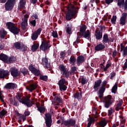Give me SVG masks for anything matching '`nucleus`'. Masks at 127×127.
Segmentation results:
<instances>
[{"instance_id": "f03ea898", "label": "nucleus", "mask_w": 127, "mask_h": 127, "mask_svg": "<svg viewBox=\"0 0 127 127\" xmlns=\"http://www.w3.org/2000/svg\"><path fill=\"white\" fill-rule=\"evenodd\" d=\"M67 8L68 10L65 14V17L67 20H71V19L73 18V16L76 15L77 10L73 5H70Z\"/></svg>"}, {"instance_id": "f8f14e48", "label": "nucleus", "mask_w": 127, "mask_h": 127, "mask_svg": "<svg viewBox=\"0 0 127 127\" xmlns=\"http://www.w3.org/2000/svg\"><path fill=\"white\" fill-rule=\"evenodd\" d=\"M45 121L47 127H51L52 125V119H51V115H50L49 113L46 114Z\"/></svg>"}, {"instance_id": "de8ad7c7", "label": "nucleus", "mask_w": 127, "mask_h": 127, "mask_svg": "<svg viewBox=\"0 0 127 127\" xmlns=\"http://www.w3.org/2000/svg\"><path fill=\"white\" fill-rule=\"evenodd\" d=\"M40 79L43 80V81H46L47 80V76L41 75L40 76Z\"/></svg>"}, {"instance_id": "69168bd1", "label": "nucleus", "mask_w": 127, "mask_h": 127, "mask_svg": "<svg viewBox=\"0 0 127 127\" xmlns=\"http://www.w3.org/2000/svg\"><path fill=\"white\" fill-rule=\"evenodd\" d=\"M61 58H64V53H61Z\"/></svg>"}, {"instance_id": "7c9ffc66", "label": "nucleus", "mask_w": 127, "mask_h": 127, "mask_svg": "<svg viewBox=\"0 0 127 127\" xmlns=\"http://www.w3.org/2000/svg\"><path fill=\"white\" fill-rule=\"evenodd\" d=\"M95 122V119L93 118H91L89 117V119H88V123L87 127H91L92 124H94Z\"/></svg>"}, {"instance_id": "0eeeda50", "label": "nucleus", "mask_w": 127, "mask_h": 127, "mask_svg": "<svg viewBox=\"0 0 127 127\" xmlns=\"http://www.w3.org/2000/svg\"><path fill=\"white\" fill-rule=\"evenodd\" d=\"M39 61L40 63L42 64L45 67H46V68H49L50 66V63L48 62V59L46 57L43 58H39Z\"/></svg>"}, {"instance_id": "6e6552de", "label": "nucleus", "mask_w": 127, "mask_h": 127, "mask_svg": "<svg viewBox=\"0 0 127 127\" xmlns=\"http://www.w3.org/2000/svg\"><path fill=\"white\" fill-rule=\"evenodd\" d=\"M107 81L105 80L103 82V84L102 85L101 87L100 88L98 95L99 98H102L104 96V92H105V90H106V88L105 87H106V85H107Z\"/></svg>"}, {"instance_id": "f704fd0d", "label": "nucleus", "mask_w": 127, "mask_h": 127, "mask_svg": "<svg viewBox=\"0 0 127 127\" xmlns=\"http://www.w3.org/2000/svg\"><path fill=\"white\" fill-rule=\"evenodd\" d=\"M59 103H61V99H60L58 97H55L54 105L55 106H58V104H59Z\"/></svg>"}, {"instance_id": "473e14b6", "label": "nucleus", "mask_w": 127, "mask_h": 127, "mask_svg": "<svg viewBox=\"0 0 127 127\" xmlns=\"http://www.w3.org/2000/svg\"><path fill=\"white\" fill-rule=\"evenodd\" d=\"M6 31L3 29L0 32V37L1 38H4L5 35H6Z\"/></svg>"}, {"instance_id": "a19ab883", "label": "nucleus", "mask_w": 127, "mask_h": 127, "mask_svg": "<svg viewBox=\"0 0 127 127\" xmlns=\"http://www.w3.org/2000/svg\"><path fill=\"white\" fill-rule=\"evenodd\" d=\"M6 112L5 110H2L0 112V119H1L3 116L5 115Z\"/></svg>"}, {"instance_id": "a878e982", "label": "nucleus", "mask_w": 127, "mask_h": 127, "mask_svg": "<svg viewBox=\"0 0 127 127\" xmlns=\"http://www.w3.org/2000/svg\"><path fill=\"white\" fill-rule=\"evenodd\" d=\"M84 61H85V58H84V57L83 56L78 57L77 59V65H80L81 63H83V62H84Z\"/></svg>"}, {"instance_id": "680f3d73", "label": "nucleus", "mask_w": 127, "mask_h": 127, "mask_svg": "<svg viewBox=\"0 0 127 127\" xmlns=\"http://www.w3.org/2000/svg\"><path fill=\"white\" fill-rule=\"evenodd\" d=\"M31 2H32V3H36V2H37V0H30Z\"/></svg>"}, {"instance_id": "ea45409f", "label": "nucleus", "mask_w": 127, "mask_h": 127, "mask_svg": "<svg viewBox=\"0 0 127 127\" xmlns=\"http://www.w3.org/2000/svg\"><path fill=\"white\" fill-rule=\"evenodd\" d=\"M38 110L40 113H44L45 112V108L43 106L38 107Z\"/></svg>"}, {"instance_id": "f257e3e1", "label": "nucleus", "mask_w": 127, "mask_h": 127, "mask_svg": "<svg viewBox=\"0 0 127 127\" xmlns=\"http://www.w3.org/2000/svg\"><path fill=\"white\" fill-rule=\"evenodd\" d=\"M86 25H82L80 26L79 35L80 36H83L84 38H86L88 40H91V32L89 30H87L86 32Z\"/></svg>"}, {"instance_id": "a18cd8bd", "label": "nucleus", "mask_w": 127, "mask_h": 127, "mask_svg": "<svg viewBox=\"0 0 127 127\" xmlns=\"http://www.w3.org/2000/svg\"><path fill=\"white\" fill-rule=\"evenodd\" d=\"M21 72L23 74L24 76H25L28 73V70L26 68H23L21 70Z\"/></svg>"}, {"instance_id": "7ed1b4c3", "label": "nucleus", "mask_w": 127, "mask_h": 127, "mask_svg": "<svg viewBox=\"0 0 127 127\" xmlns=\"http://www.w3.org/2000/svg\"><path fill=\"white\" fill-rule=\"evenodd\" d=\"M114 102L115 99L111 95H108L104 98L103 104L105 108H106V109H109Z\"/></svg>"}, {"instance_id": "c03bdc74", "label": "nucleus", "mask_w": 127, "mask_h": 127, "mask_svg": "<svg viewBox=\"0 0 127 127\" xmlns=\"http://www.w3.org/2000/svg\"><path fill=\"white\" fill-rule=\"evenodd\" d=\"M14 46L15 47V48H16L17 49H21V47L20 46V43H19V42H16L14 44Z\"/></svg>"}, {"instance_id": "bb28decb", "label": "nucleus", "mask_w": 127, "mask_h": 127, "mask_svg": "<svg viewBox=\"0 0 127 127\" xmlns=\"http://www.w3.org/2000/svg\"><path fill=\"white\" fill-rule=\"evenodd\" d=\"M102 42L103 43H109V42H110V40L109 39V37L108 36V35H104Z\"/></svg>"}, {"instance_id": "39448f33", "label": "nucleus", "mask_w": 127, "mask_h": 127, "mask_svg": "<svg viewBox=\"0 0 127 127\" xmlns=\"http://www.w3.org/2000/svg\"><path fill=\"white\" fill-rule=\"evenodd\" d=\"M6 25L10 31L13 33V34H18L19 32V29H18L15 25L11 22H8Z\"/></svg>"}, {"instance_id": "423d86ee", "label": "nucleus", "mask_w": 127, "mask_h": 127, "mask_svg": "<svg viewBox=\"0 0 127 127\" xmlns=\"http://www.w3.org/2000/svg\"><path fill=\"white\" fill-rule=\"evenodd\" d=\"M15 3V0H8L5 5L6 10H11L12 9V7L14 6Z\"/></svg>"}, {"instance_id": "79ce46f5", "label": "nucleus", "mask_w": 127, "mask_h": 127, "mask_svg": "<svg viewBox=\"0 0 127 127\" xmlns=\"http://www.w3.org/2000/svg\"><path fill=\"white\" fill-rule=\"evenodd\" d=\"M118 5L119 6H122V5H124V3L125 2V0H118Z\"/></svg>"}, {"instance_id": "412c9836", "label": "nucleus", "mask_w": 127, "mask_h": 127, "mask_svg": "<svg viewBox=\"0 0 127 127\" xmlns=\"http://www.w3.org/2000/svg\"><path fill=\"white\" fill-rule=\"evenodd\" d=\"M37 88V84H32L30 85L29 86L26 87L27 90L30 91V92H32V91L35 90Z\"/></svg>"}, {"instance_id": "e433bc0d", "label": "nucleus", "mask_w": 127, "mask_h": 127, "mask_svg": "<svg viewBox=\"0 0 127 127\" xmlns=\"http://www.w3.org/2000/svg\"><path fill=\"white\" fill-rule=\"evenodd\" d=\"M38 47H39V44H34L32 46V51H36L37 49H38Z\"/></svg>"}, {"instance_id": "f3484780", "label": "nucleus", "mask_w": 127, "mask_h": 127, "mask_svg": "<svg viewBox=\"0 0 127 127\" xmlns=\"http://www.w3.org/2000/svg\"><path fill=\"white\" fill-rule=\"evenodd\" d=\"M29 69L30 71H31L32 73L34 74V75H35L36 76H38V75L40 74V71H39V70L37 69L36 68L34 67L32 65H29Z\"/></svg>"}, {"instance_id": "bf43d9fd", "label": "nucleus", "mask_w": 127, "mask_h": 127, "mask_svg": "<svg viewBox=\"0 0 127 127\" xmlns=\"http://www.w3.org/2000/svg\"><path fill=\"white\" fill-rule=\"evenodd\" d=\"M124 8L125 9H127V0H126L125 3L124 4Z\"/></svg>"}, {"instance_id": "58836bf2", "label": "nucleus", "mask_w": 127, "mask_h": 127, "mask_svg": "<svg viewBox=\"0 0 127 127\" xmlns=\"http://www.w3.org/2000/svg\"><path fill=\"white\" fill-rule=\"evenodd\" d=\"M63 73V75L64 76V77H66V78H68L69 77V71L66 69L64 70Z\"/></svg>"}, {"instance_id": "1a4fd4ad", "label": "nucleus", "mask_w": 127, "mask_h": 127, "mask_svg": "<svg viewBox=\"0 0 127 127\" xmlns=\"http://www.w3.org/2000/svg\"><path fill=\"white\" fill-rule=\"evenodd\" d=\"M29 17V13H27L25 15L22 19V22L21 23V27L23 29H25L27 27V19Z\"/></svg>"}, {"instance_id": "393cba45", "label": "nucleus", "mask_w": 127, "mask_h": 127, "mask_svg": "<svg viewBox=\"0 0 127 127\" xmlns=\"http://www.w3.org/2000/svg\"><path fill=\"white\" fill-rule=\"evenodd\" d=\"M101 83H102V80L101 79H99L95 82V84L94 86V88L95 89V90H98V88L100 87Z\"/></svg>"}, {"instance_id": "e2e57ef3", "label": "nucleus", "mask_w": 127, "mask_h": 127, "mask_svg": "<svg viewBox=\"0 0 127 127\" xmlns=\"http://www.w3.org/2000/svg\"><path fill=\"white\" fill-rule=\"evenodd\" d=\"M25 116H29L30 115V112L26 111L24 113Z\"/></svg>"}, {"instance_id": "c85d7f7f", "label": "nucleus", "mask_w": 127, "mask_h": 127, "mask_svg": "<svg viewBox=\"0 0 127 127\" xmlns=\"http://www.w3.org/2000/svg\"><path fill=\"white\" fill-rule=\"evenodd\" d=\"M122 105H123V100H119V102L116 106V111H120V110L122 109Z\"/></svg>"}, {"instance_id": "c756f323", "label": "nucleus", "mask_w": 127, "mask_h": 127, "mask_svg": "<svg viewBox=\"0 0 127 127\" xmlns=\"http://www.w3.org/2000/svg\"><path fill=\"white\" fill-rule=\"evenodd\" d=\"M74 97L75 99H77V100H81L82 98V93L77 92L75 93L74 95Z\"/></svg>"}, {"instance_id": "b1692460", "label": "nucleus", "mask_w": 127, "mask_h": 127, "mask_svg": "<svg viewBox=\"0 0 127 127\" xmlns=\"http://www.w3.org/2000/svg\"><path fill=\"white\" fill-rule=\"evenodd\" d=\"M95 35L96 37V39H101L103 37V35L101 31H96Z\"/></svg>"}, {"instance_id": "aec40b11", "label": "nucleus", "mask_w": 127, "mask_h": 127, "mask_svg": "<svg viewBox=\"0 0 127 127\" xmlns=\"http://www.w3.org/2000/svg\"><path fill=\"white\" fill-rule=\"evenodd\" d=\"M9 75V72L7 70H0V78H3L5 76Z\"/></svg>"}, {"instance_id": "4d7b16f0", "label": "nucleus", "mask_w": 127, "mask_h": 127, "mask_svg": "<svg viewBox=\"0 0 127 127\" xmlns=\"http://www.w3.org/2000/svg\"><path fill=\"white\" fill-rule=\"evenodd\" d=\"M116 76V73L115 72H112L111 74L110 79H113L114 77Z\"/></svg>"}, {"instance_id": "052dcab7", "label": "nucleus", "mask_w": 127, "mask_h": 127, "mask_svg": "<svg viewBox=\"0 0 127 127\" xmlns=\"http://www.w3.org/2000/svg\"><path fill=\"white\" fill-rule=\"evenodd\" d=\"M0 99L2 102H3V97H2V95L1 94V92H0Z\"/></svg>"}, {"instance_id": "20e7f679", "label": "nucleus", "mask_w": 127, "mask_h": 127, "mask_svg": "<svg viewBox=\"0 0 127 127\" xmlns=\"http://www.w3.org/2000/svg\"><path fill=\"white\" fill-rule=\"evenodd\" d=\"M0 60H1L4 62V63H13L14 62L16 59L13 57H11L9 58L7 57V56L4 54L0 55Z\"/></svg>"}, {"instance_id": "4c0bfd02", "label": "nucleus", "mask_w": 127, "mask_h": 127, "mask_svg": "<svg viewBox=\"0 0 127 127\" xmlns=\"http://www.w3.org/2000/svg\"><path fill=\"white\" fill-rule=\"evenodd\" d=\"M117 89H118V83H116L112 89V93H114L115 94L116 92H117Z\"/></svg>"}, {"instance_id": "ddd939ff", "label": "nucleus", "mask_w": 127, "mask_h": 127, "mask_svg": "<svg viewBox=\"0 0 127 127\" xmlns=\"http://www.w3.org/2000/svg\"><path fill=\"white\" fill-rule=\"evenodd\" d=\"M51 47V46H50V43L47 42H44L42 43V44L40 46V49L43 51H45V50L49 49Z\"/></svg>"}, {"instance_id": "338daca9", "label": "nucleus", "mask_w": 127, "mask_h": 127, "mask_svg": "<svg viewBox=\"0 0 127 127\" xmlns=\"http://www.w3.org/2000/svg\"><path fill=\"white\" fill-rule=\"evenodd\" d=\"M33 16L35 18V19H37V18H38V16L36 14L33 15Z\"/></svg>"}, {"instance_id": "49530a36", "label": "nucleus", "mask_w": 127, "mask_h": 127, "mask_svg": "<svg viewBox=\"0 0 127 127\" xmlns=\"http://www.w3.org/2000/svg\"><path fill=\"white\" fill-rule=\"evenodd\" d=\"M87 82H88V80H87V79L84 77L81 78V84H82V85H85V84H86V83H87Z\"/></svg>"}, {"instance_id": "4468645a", "label": "nucleus", "mask_w": 127, "mask_h": 127, "mask_svg": "<svg viewBox=\"0 0 127 127\" xmlns=\"http://www.w3.org/2000/svg\"><path fill=\"white\" fill-rule=\"evenodd\" d=\"M64 125L67 127H72L75 126L76 124V121L74 119H69L68 121H65L64 122Z\"/></svg>"}, {"instance_id": "09e8293b", "label": "nucleus", "mask_w": 127, "mask_h": 127, "mask_svg": "<svg viewBox=\"0 0 127 127\" xmlns=\"http://www.w3.org/2000/svg\"><path fill=\"white\" fill-rule=\"evenodd\" d=\"M72 27H68L66 29V32L68 33V34H71L72 33Z\"/></svg>"}, {"instance_id": "9b49d317", "label": "nucleus", "mask_w": 127, "mask_h": 127, "mask_svg": "<svg viewBox=\"0 0 127 127\" xmlns=\"http://www.w3.org/2000/svg\"><path fill=\"white\" fill-rule=\"evenodd\" d=\"M19 102L20 103H21L22 104H23L24 105H26L28 108H29L33 105L32 103V102L30 101V100L28 99H21L19 100Z\"/></svg>"}, {"instance_id": "dca6fc26", "label": "nucleus", "mask_w": 127, "mask_h": 127, "mask_svg": "<svg viewBox=\"0 0 127 127\" xmlns=\"http://www.w3.org/2000/svg\"><path fill=\"white\" fill-rule=\"evenodd\" d=\"M127 13L124 12L122 13V16L120 18V24L122 25H125L127 22Z\"/></svg>"}, {"instance_id": "2eb2a0df", "label": "nucleus", "mask_w": 127, "mask_h": 127, "mask_svg": "<svg viewBox=\"0 0 127 127\" xmlns=\"http://www.w3.org/2000/svg\"><path fill=\"white\" fill-rule=\"evenodd\" d=\"M42 30L41 28H39L37 31L33 33L32 36V39L33 40H36L38 38V36L40 35Z\"/></svg>"}, {"instance_id": "6ab92c4d", "label": "nucleus", "mask_w": 127, "mask_h": 127, "mask_svg": "<svg viewBox=\"0 0 127 127\" xmlns=\"http://www.w3.org/2000/svg\"><path fill=\"white\" fill-rule=\"evenodd\" d=\"M16 87H17L16 84H15L14 83H9L6 84L5 85L4 88L5 89H14V88H16Z\"/></svg>"}, {"instance_id": "864d4df0", "label": "nucleus", "mask_w": 127, "mask_h": 127, "mask_svg": "<svg viewBox=\"0 0 127 127\" xmlns=\"http://www.w3.org/2000/svg\"><path fill=\"white\" fill-rule=\"evenodd\" d=\"M76 71H77L76 66H73V67H71V72H72V73H75V72H76Z\"/></svg>"}, {"instance_id": "9d476101", "label": "nucleus", "mask_w": 127, "mask_h": 127, "mask_svg": "<svg viewBox=\"0 0 127 127\" xmlns=\"http://www.w3.org/2000/svg\"><path fill=\"white\" fill-rule=\"evenodd\" d=\"M65 78H62L59 81V86L61 91H66L67 86L64 85L65 82Z\"/></svg>"}, {"instance_id": "5fc2aeb1", "label": "nucleus", "mask_w": 127, "mask_h": 127, "mask_svg": "<svg viewBox=\"0 0 127 127\" xmlns=\"http://www.w3.org/2000/svg\"><path fill=\"white\" fill-rule=\"evenodd\" d=\"M31 24L32 25H33V26H35L36 24V21L35 20H34L30 22Z\"/></svg>"}, {"instance_id": "72a5a7b5", "label": "nucleus", "mask_w": 127, "mask_h": 127, "mask_svg": "<svg viewBox=\"0 0 127 127\" xmlns=\"http://www.w3.org/2000/svg\"><path fill=\"white\" fill-rule=\"evenodd\" d=\"M115 113V109L114 108L111 107L108 110V116L109 117H111L113 114Z\"/></svg>"}, {"instance_id": "4be33fe9", "label": "nucleus", "mask_w": 127, "mask_h": 127, "mask_svg": "<svg viewBox=\"0 0 127 127\" xmlns=\"http://www.w3.org/2000/svg\"><path fill=\"white\" fill-rule=\"evenodd\" d=\"M108 123V121L106 120H103L101 121H100L98 124H97V127H104L107 126V124Z\"/></svg>"}, {"instance_id": "8fccbe9b", "label": "nucleus", "mask_w": 127, "mask_h": 127, "mask_svg": "<svg viewBox=\"0 0 127 127\" xmlns=\"http://www.w3.org/2000/svg\"><path fill=\"white\" fill-rule=\"evenodd\" d=\"M111 66V64H106V66H103V71H107V70H108V68H109Z\"/></svg>"}, {"instance_id": "3c124183", "label": "nucleus", "mask_w": 127, "mask_h": 127, "mask_svg": "<svg viewBox=\"0 0 127 127\" xmlns=\"http://www.w3.org/2000/svg\"><path fill=\"white\" fill-rule=\"evenodd\" d=\"M52 36L55 38H56V37H58V34H57V31H53L52 32Z\"/></svg>"}, {"instance_id": "2f4dec72", "label": "nucleus", "mask_w": 127, "mask_h": 127, "mask_svg": "<svg viewBox=\"0 0 127 127\" xmlns=\"http://www.w3.org/2000/svg\"><path fill=\"white\" fill-rule=\"evenodd\" d=\"M59 69L62 73L64 72L65 70H67L65 66L63 64H60L59 66Z\"/></svg>"}, {"instance_id": "13d9d810", "label": "nucleus", "mask_w": 127, "mask_h": 127, "mask_svg": "<svg viewBox=\"0 0 127 127\" xmlns=\"http://www.w3.org/2000/svg\"><path fill=\"white\" fill-rule=\"evenodd\" d=\"M116 55H117V51L115 50L113 53V57L115 58Z\"/></svg>"}, {"instance_id": "5701e85b", "label": "nucleus", "mask_w": 127, "mask_h": 127, "mask_svg": "<svg viewBox=\"0 0 127 127\" xmlns=\"http://www.w3.org/2000/svg\"><path fill=\"white\" fill-rule=\"evenodd\" d=\"M105 46L102 44H99L95 47V50L96 51H101L102 49H104Z\"/></svg>"}, {"instance_id": "6e6d98bb", "label": "nucleus", "mask_w": 127, "mask_h": 127, "mask_svg": "<svg viewBox=\"0 0 127 127\" xmlns=\"http://www.w3.org/2000/svg\"><path fill=\"white\" fill-rule=\"evenodd\" d=\"M114 1V0H106V2L107 4H110V3H112Z\"/></svg>"}, {"instance_id": "a211bd4d", "label": "nucleus", "mask_w": 127, "mask_h": 127, "mask_svg": "<svg viewBox=\"0 0 127 127\" xmlns=\"http://www.w3.org/2000/svg\"><path fill=\"white\" fill-rule=\"evenodd\" d=\"M10 71L11 72V75L13 77H16L18 76V70L15 67H12L10 68Z\"/></svg>"}, {"instance_id": "c9c22d12", "label": "nucleus", "mask_w": 127, "mask_h": 127, "mask_svg": "<svg viewBox=\"0 0 127 127\" xmlns=\"http://www.w3.org/2000/svg\"><path fill=\"white\" fill-rule=\"evenodd\" d=\"M75 62H76V59L74 57H71L69 60V63L71 65H75Z\"/></svg>"}, {"instance_id": "37998d69", "label": "nucleus", "mask_w": 127, "mask_h": 127, "mask_svg": "<svg viewBox=\"0 0 127 127\" xmlns=\"http://www.w3.org/2000/svg\"><path fill=\"white\" fill-rule=\"evenodd\" d=\"M116 21H117V16H113L111 19V22L113 24H116Z\"/></svg>"}, {"instance_id": "603ef678", "label": "nucleus", "mask_w": 127, "mask_h": 127, "mask_svg": "<svg viewBox=\"0 0 127 127\" xmlns=\"http://www.w3.org/2000/svg\"><path fill=\"white\" fill-rule=\"evenodd\" d=\"M20 49L22 51H25L27 49V47L24 45H22Z\"/></svg>"}, {"instance_id": "0e129e2a", "label": "nucleus", "mask_w": 127, "mask_h": 127, "mask_svg": "<svg viewBox=\"0 0 127 127\" xmlns=\"http://www.w3.org/2000/svg\"><path fill=\"white\" fill-rule=\"evenodd\" d=\"M91 2H94L95 1H96V3H98V2H99L98 0H91Z\"/></svg>"}, {"instance_id": "cd10ccee", "label": "nucleus", "mask_w": 127, "mask_h": 127, "mask_svg": "<svg viewBox=\"0 0 127 127\" xmlns=\"http://www.w3.org/2000/svg\"><path fill=\"white\" fill-rule=\"evenodd\" d=\"M26 3V1L25 0H20L19 7H20V8H24Z\"/></svg>"}, {"instance_id": "774afa93", "label": "nucleus", "mask_w": 127, "mask_h": 127, "mask_svg": "<svg viewBox=\"0 0 127 127\" xmlns=\"http://www.w3.org/2000/svg\"><path fill=\"white\" fill-rule=\"evenodd\" d=\"M4 47L3 46V45L0 44V50H2V49L4 48Z\"/></svg>"}]
</instances>
